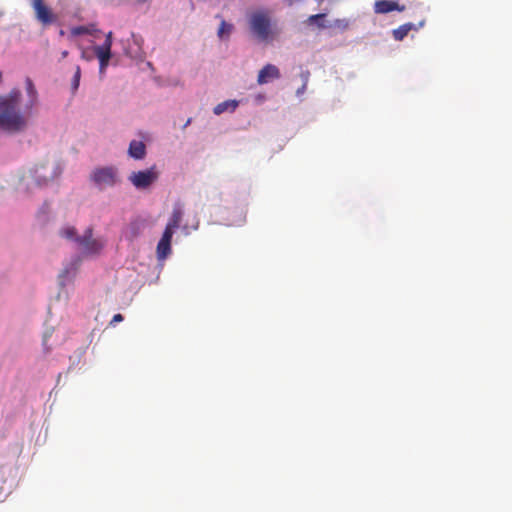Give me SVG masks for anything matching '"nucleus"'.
<instances>
[{"instance_id":"c85d7f7f","label":"nucleus","mask_w":512,"mask_h":512,"mask_svg":"<svg viewBox=\"0 0 512 512\" xmlns=\"http://www.w3.org/2000/svg\"><path fill=\"white\" fill-rule=\"evenodd\" d=\"M137 236V233L136 232H133L132 234V238L136 237Z\"/></svg>"},{"instance_id":"ddd939ff","label":"nucleus","mask_w":512,"mask_h":512,"mask_svg":"<svg viewBox=\"0 0 512 512\" xmlns=\"http://www.w3.org/2000/svg\"><path fill=\"white\" fill-rule=\"evenodd\" d=\"M238 107V102L236 100H227L224 102L219 103L214 107V114L220 115L225 111H235V109Z\"/></svg>"},{"instance_id":"1a4fd4ad","label":"nucleus","mask_w":512,"mask_h":512,"mask_svg":"<svg viewBox=\"0 0 512 512\" xmlns=\"http://www.w3.org/2000/svg\"><path fill=\"white\" fill-rule=\"evenodd\" d=\"M280 77L279 69L273 64L265 65L258 73L257 83L259 85L266 84L272 79H278Z\"/></svg>"},{"instance_id":"2eb2a0df","label":"nucleus","mask_w":512,"mask_h":512,"mask_svg":"<svg viewBox=\"0 0 512 512\" xmlns=\"http://www.w3.org/2000/svg\"><path fill=\"white\" fill-rule=\"evenodd\" d=\"M412 28H413L412 23H406V24L399 26L397 29H394L392 32L394 39L397 41L403 40Z\"/></svg>"},{"instance_id":"f3484780","label":"nucleus","mask_w":512,"mask_h":512,"mask_svg":"<svg viewBox=\"0 0 512 512\" xmlns=\"http://www.w3.org/2000/svg\"><path fill=\"white\" fill-rule=\"evenodd\" d=\"M233 29L232 24L227 23L226 21L222 20L218 29V36L220 38H223L224 35L229 36L231 31Z\"/></svg>"},{"instance_id":"aec40b11","label":"nucleus","mask_w":512,"mask_h":512,"mask_svg":"<svg viewBox=\"0 0 512 512\" xmlns=\"http://www.w3.org/2000/svg\"><path fill=\"white\" fill-rule=\"evenodd\" d=\"M5 483H6L5 467L0 465V494L3 492Z\"/></svg>"},{"instance_id":"412c9836","label":"nucleus","mask_w":512,"mask_h":512,"mask_svg":"<svg viewBox=\"0 0 512 512\" xmlns=\"http://www.w3.org/2000/svg\"><path fill=\"white\" fill-rule=\"evenodd\" d=\"M111 57H106V58H100L98 59L99 60V71L100 73H104L105 72V69L107 68L108 66V63H109V60H110Z\"/></svg>"},{"instance_id":"f8f14e48","label":"nucleus","mask_w":512,"mask_h":512,"mask_svg":"<svg viewBox=\"0 0 512 512\" xmlns=\"http://www.w3.org/2000/svg\"><path fill=\"white\" fill-rule=\"evenodd\" d=\"M128 154L136 160H142L146 156V146L142 141L132 140L129 144Z\"/></svg>"},{"instance_id":"f03ea898","label":"nucleus","mask_w":512,"mask_h":512,"mask_svg":"<svg viewBox=\"0 0 512 512\" xmlns=\"http://www.w3.org/2000/svg\"><path fill=\"white\" fill-rule=\"evenodd\" d=\"M249 27L260 41H269L275 35L270 14L266 10L253 12L249 17Z\"/></svg>"},{"instance_id":"9b49d317","label":"nucleus","mask_w":512,"mask_h":512,"mask_svg":"<svg viewBox=\"0 0 512 512\" xmlns=\"http://www.w3.org/2000/svg\"><path fill=\"white\" fill-rule=\"evenodd\" d=\"M405 6H400L396 1L378 0L374 4V11L377 14H386L394 10L403 11Z\"/></svg>"},{"instance_id":"20e7f679","label":"nucleus","mask_w":512,"mask_h":512,"mask_svg":"<svg viewBox=\"0 0 512 512\" xmlns=\"http://www.w3.org/2000/svg\"><path fill=\"white\" fill-rule=\"evenodd\" d=\"M157 179L158 172L156 171L155 166L147 170L133 172L129 176V180L137 189H146Z\"/></svg>"},{"instance_id":"39448f33","label":"nucleus","mask_w":512,"mask_h":512,"mask_svg":"<svg viewBox=\"0 0 512 512\" xmlns=\"http://www.w3.org/2000/svg\"><path fill=\"white\" fill-rule=\"evenodd\" d=\"M75 242L85 254L89 255L99 253L103 247L99 240L93 238V230L90 227L86 229L83 236L75 238Z\"/></svg>"},{"instance_id":"0eeeda50","label":"nucleus","mask_w":512,"mask_h":512,"mask_svg":"<svg viewBox=\"0 0 512 512\" xmlns=\"http://www.w3.org/2000/svg\"><path fill=\"white\" fill-rule=\"evenodd\" d=\"M25 85H26V92H27V95L29 97V102L26 106V113L23 114L21 112H19L21 115H23L26 120L28 121V117H29V110L32 109V107L34 105H36L37 103V97H38V94H37V91H36V88L32 82V80L30 78H26L25 80ZM13 91H17V89H14ZM18 92L21 94V92L18 90ZM20 100H21V97L19 98V102L18 104H20ZM17 110L20 111L19 109V105H17Z\"/></svg>"},{"instance_id":"9d476101","label":"nucleus","mask_w":512,"mask_h":512,"mask_svg":"<svg viewBox=\"0 0 512 512\" xmlns=\"http://www.w3.org/2000/svg\"><path fill=\"white\" fill-rule=\"evenodd\" d=\"M183 214V204L180 202L176 203L173 207L171 217L168 220L165 230L174 233V230L180 226Z\"/></svg>"},{"instance_id":"cd10ccee","label":"nucleus","mask_w":512,"mask_h":512,"mask_svg":"<svg viewBox=\"0 0 512 512\" xmlns=\"http://www.w3.org/2000/svg\"><path fill=\"white\" fill-rule=\"evenodd\" d=\"M67 55H68V51H63V52H62V57H63V58L67 57Z\"/></svg>"},{"instance_id":"b1692460","label":"nucleus","mask_w":512,"mask_h":512,"mask_svg":"<svg viewBox=\"0 0 512 512\" xmlns=\"http://www.w3.org/2000/svg\"><path fill=\"white\" fill-rule=\"evenodd\" d=\"M123 316L122 314L118 313V314H115L110 322V325H115L117 322H121L123 321Z\"/></svg>"},{"instance_id":"dca6fc26","label":"nucleus","mask_w":512,"mask_h":512,"mask_svg":"<svg viewBox=\"0 0 512 512\" xmlns=\"http://www.w3.org/2000/svg\"><path fill=\"white\" fill-rule=\"evenodd\" d=\"M94 52L98 59L111 57V47H108V45L95 46Z\"/></svg>"},{"instance_id":"6ab92c4d","label":"nucleus","mask_w":512,"mask_h":512,"mask_svg":"<svg viewBox=\"0 0 512 512\" xmlns=\"http://www.w3.org/2000/svg\"><path fill=\"white\" fill-rule=\"evenodd\" d=\"M80 77H81V69H80L79 66H77L75 74H74L73 79H72V89L74 91H76L78 89V87H79Z\"/></svg>"},{"instance_id":"393cba45","label":"nucleus","mask_w":512,"mask_h":512,"mask_svg":"<svg viewBox=\"0 0 512 512\" xmlns=\"http://www.w3.org/2000/svg\"><path fill=\"white\" fill-rule=\"evenodd\" d=\"M324 17V14H315V15H311L309 18H308V22L309 23H315L316 21H318L319 19L323 18Z\"/></svg>"},{"instance_id":"a878e982","label":"nucleus","mask_w":512,"mask_h":512,"mask_svg":"<svg viewBox=\"0 0 512 512\" xmlns=\"http://www.w3.org/2000/svg\"><path fill=\"white\" fill-rule=\"evenodd\" d=\"M112 35L113 34L111 31L106 34V39L103 43L104 45H108V47H112Z\"/></svg>"},{"instance_id":"4468645a","label":"nucleus","mask_w":512,"mask_h":512,"mask_svg":"<svg viewBox=\"0 0 512 512\" xmlns=\"http://www.w3.org/2000/svg\"><path fill=\"white\" fill-rule=\"evenodd\" d=\"M70 31L73 36H80L84 34L93 35L95 32H98L95 24H89L87 26H76L71 28Z\"/></svg>"},{"instance_id":"423d86ee","label":"nucleus","mask_w":512,"mask_h":512,"mask_svg":"<svg viewBox=\"0 0 512 512\" xmlns=\"http://www.w3.org/2000/svg\"><path fill=\"white\" fill-rule=\"evenodd\" d=\"M32 7L35 12V18L42 25L47 26L56 22V15L51 8L44 3V0H32Z\"/></svg>"},{"instance_id":"f257e3e1","label":"nucleus","mask_w":512,"mask_h":512,"mask_svg":"<svg viewBox=\"0 0 512 512\" xmlns=\"http://www.w3.org/2000/svg\"><path fill=\"white\" fill-rule=\"evenodd\" d=\"M19 98L18 91H10L8 95L0 96V129L18 133L27 128L26 118L17 110Z\"/></svg>"},{"instance_id":"5701e85b","label":"nucleus","mask_w":512,"mask_h":512,"mask_svg":"<svg viewBox=\"0 0 512 512\" xmlns=\"http://www.w3.org/2000/svg\"><path fill=\"white\" fill-rule=\"evenodd\" d=\"M303 76H304V83H303L302 87L297 90V94L303 93L304 90L306 89L309 72H306L305 74H303Z\"/></svg>"},{"instance_id":"bb28decb","label":"nucleus","mask_w":512,"mask_h":512,"mask_svg":"<svg viewBox=\"0 0 512 512\" xmlns=\"http://www.w3.org/2000/svg\"><path fill=\"white\" fill-rule=\"evenodd\" d=\"M69 273V270L67 268H65L61 274L59 275V278L60 279H63L64 277H66V275Z\"/></svg>"},{"instance_id":"a211bd4d","label":"nucleus","mask_w":512,"mask_h":512,"mask_svg":"<svg viewBox=\"0 0 512 512\" xmlns=\"http://www.w3.org/2000/svg\"><path fill=\"white\" fill-rule=\"evenodd\" d=\"M60 234L62 237L68 239V240H73L75 241V238H77L78 236L76 235V229L72 226H68V227H65L63 228L61 231H60Z\"/></svg>"},{"instance_id":"7ed1b4c3","label":"nucleus","mask_w":512,"mask_h":512,"mask_svg":"<svg viewBox=\"0 0 512 512\" xmlns=\"http://www.w3.org/2000/svg\"><path fill=\"white\" fill-rule=\"evenodd\" d=\"M91 179L99 189L112 187L119 182L117 169L114 167L96 168Z\"/></svg>"},{"instance_id":"4be33fe9","label":"nucleus","mask_w":512,"mask_h":512,"mask_svg":"<svg viewBox=\"0 0 512 512\" xmlns=\"http://www.w3.org/2000/svg\"><path fill=\"white\" fill-rule=\"evenodd\" d=\"M335 26L340 28V29H342V30H345L349 26V21L346 20V19H337L335 21Z\"/></svg>"},{"instance_id":"6e6552de","label":"nucleus","mask_w":512,"mask_h":512,"mask_svg":"<svg viewBox=\"0 0 512 512\" xmlns=\"http://www.w3.org/2000/svg\"><path fill=\"white\" fill-rule=\"evenodd\" d=\"M173 233L164 230L161 239L157 244V257L159 260H164L171 253V240Z\"/></svg>"}]
</instances>
